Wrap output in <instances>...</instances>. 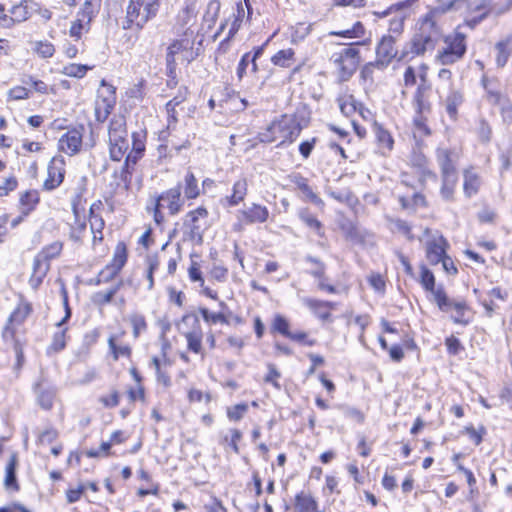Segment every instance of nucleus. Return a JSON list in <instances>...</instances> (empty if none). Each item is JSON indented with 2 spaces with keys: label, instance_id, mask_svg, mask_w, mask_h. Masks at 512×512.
Instances as JSON below:
<instances>
[{
  "label": "nucleus",
  "instance_id": "nucleus-1",
  "mask_svg": "<svg viewBox=\"0 0 512 512\" xmlns=\"http://www.w3.org/2000/svg\"><path fill=\"white\" fill-rule=\"evenodd\" d=\"M430 67L426 62L408 65L403 72V86L416 87L411 104L414 114L411 119V137L418 147L424 146V140L433 134L429 119L433 105L431 102L432 83L429 79Z\"/></svg>",
  "mask_w": 512,
  "mask_h": 512
},
{
  "label": "nucleus",
  "instance_id": "nucleus-2",
  "mask_svg": "<svg viewBox=\"0 0 512 512\" xmlns=\"http://www.w3.org/2000/svg\"><path fill=\"white\" fill-rule=\"evenodd\" d=\"M147 130L134 131L131 134V149L123 164L113 172L114 184L111 191L104 197L105 203L113 211L116 206L123 205L132 192V178L138 162L146 152Z\"/></svg>",
  "mask_w": 512,
  "mask_h": 512
},
{
  "label": "nucleus",
  "instance_id": "nucleus-3",
  "mask_svg": "<svg viewBox=\"0 0 512 512\" xmlns=\"http://www.w3.org/2000/svg\"><path fill=\"white\" fill-rule=\"evenodd\" d=\"M443 13L442 8L432 7L418 17L408 42V54L412 58L423 57L428 51L435 49L443 33L441 24Z\"/></svg>",
  "mask_w": 512,
  "mask_h": 512
},
{
  "label": "nucleus",
  "instance_id": "nucleus-4",
  "mask_svg": "<svg viewBox=\"0 0 512 512\" xmlns=\"http://www.w3.org/2000/svg\"><path fill=\"white\" fill-rule=\"evenodd\" d=\"M308 123V120L295 113H283L264 126L257 133L256 139L263 144L288 147L296 142Z\"/></svg>",
  "mask_w": 512,
  "mask_h": 512
},
{
  "label": "nucleus",
  "instance_id": "nucleus-5",
  "mask_svg": "<svg viewBox=\"0 0 512 512\" xmlns=\"http://www.w3.org/2000/svg\"><path fill=\"white\" fill-rule=\"evenodd\" d=\"M130 374L134 380V385H128L125 388L119 385H112L97 399V402L104 409H114L120 405L123 396H126V405L119 410V415L123 419L132 413L137 401L141 403L147 402V392L142 375L135 367L130 369Z\"/></svg>",
  "mask_w": 512,
  "mask_h": 512
},
{
  "label": "nucleus",
  "instance_id": "nucleus-6",
  "mask_svg": "<svg viewBox=\"0 0 512 512\" xmlns=\"http://www.w3.org/2000/svg\"><path fill=\"white\" fill-rule=\"evenodd\" d=\"M422 289L432 294L438 309L458 320L470 311V306L463 298H450L443 286L436 287V277L426 263L419 264V273L415 277Z\"/></svg>",
  "mask_w": 512,
  "mask_h": 512
},
{
  "label": "nucleus",
  "instance_id": "nucleus-7",
  "mask_svg": "<svg viewBox=\"0 0 512 512\" xmlns=\"http://www.w3.org/2000/svg\"><path fill=\"white\" fill-rule=\"evenodd\" d=\"M176 35L178 37L169 43L165 55V70L168 77L167 86L170 88H175L178 84L177 55L182 54L183 59L188 64L195 59L193 51L195 44L194 30L185 29L182 33Z\"/></svg>",
  "mask_w": 512,
  "mask_h": 512
},
{
  "label": "nucleus",
  "instance_id": "nucleus-8",
  "mask_svg": "<svg viewBox=\"0 0 512 512\" xmlns=\"http://www.w3.org/2000/svg\"><path fill=\"white\" fill-rule=\"evenodd\" d=\"M87 193V178L82 177L70 200L72 222L68 223V240L74 245L83 246L87 236V218L85 204Z\"/></svg>",
  "mask_w": 512,
  "mask_h": 512
},
{
  "label": "nucleus",
  "instance_id": "nucleus-9",
  "mask_svg": "<svg viewBox=\"0 0 512 512\" xmlns=\"http://www.w3.org/2000/svg\"><path fill=\"white\" fill-rule=\"evenodd\" d=\"M180 231L184 241L200 245L205 233L211 228L210 211L204 204L189 209L180 220Z\"/></svg>",
  "mask_w": 512,
  "mask_h": 512
},
{
  "label": "nucleus",
  "instance_id": "nucleus-10",
  "mask_svg": "<svg viewBox=\"0 0 512 512\" xmlns=\"http://www.w3.org/2000/svg\"><path fill=\"white\" fill-rule=\"evenodd\" d=\"M184 203L181 187L177 185L156 195L145 210L152 216L155 225L161 227L166 221L163 210L166 209L169 216H176L183 210Z\"/></svg>",
  "mask_w": 512,
  "mask_h": 512
},
{
  "label": "nucleus",
  "instance_id": "nucleus-11",
  "mask_svg": "<svg viewBox=\"0 0 512 512\" xmlns=\"http://www.w3.org/2000/svg\"><path fill=\"white\" fill-rule=\"evenodd\" d=\"M161 0H129L122 29L140 32L148 22L156 18L160 11Z\"/></svg>",
  "mask_w": 512,
  "mask_h": 512
},
{
  "label": "nucleus",
  "instance_id": "nucleus-12",
  "mask_svg": "<svg viewBox=\"0 0 512 512\" xmlns=\"http://www.w3.org/2000/svg\"><path fill=\"white\" fill-rule=\"evenodd\" d=\"M468 51V36L458 25L451 33L442 38V46L435 54V62L442 66H451L462 61Z\"/></svg>",
  "mask_w": 512,
  "mask_h": 512
},
{
  "label": "nucleus",
  "instance_id": "nucleus-13",
  "mask_svg": "<svg viewBox=\"0 0 512 512\" xmlns=\"http://www.w3.org/2000/svg\"><path fill=\"white\" fill-rule=\"evenodd\" d=\"M305 262L309 265L307 273L314 279L317 289L328 295H347L351 285L344 280H333L327 273V266L323 260L314 256H307Z\"/></svg>",
  "mask_w": 512,
  "mask_h": 512
},
{
  "label": "nucleus",
  "instance_id": "nucleus-14",
  "mask_svg": "<svg viewBox=\"0 0 512 512\" xmlns=\"http://www.w3.org/2000/svg\"><path fill=\"white\" fill-rule=\"evenodd\" d=\"M364 44L366 41L351 42L332 54L331 61L340 82L349 81L357 71L361 62L359 46Z\"/></svg>",
  "mask_w": 512,
  "mask_h": 512
},
{
  "label": "nucleus",
  "instance_id": "nucleus-15",
  "mask_svg": "<svg viewBox=\"0 0 512 512\" xmlns=\"http://www.w3.org/2000/svg\"><path fill=\"white\" fill-rule=\"evenodd\" d=\"M126 119L122 115L114 116L108 127V151L113 162L125 160L130 151Z\"/></svg>",
  "mask_w": 512,
  "mask_h": 512
},
{
  "label": "nucleus",
  "instance_id": "nucleus-16",
  "mask_svg": "<svg viewBox=\"0 0 512 512\" xmlns=\"http://www.w3.org/2000/svg\"><path fill=\"white\" fill-rule=\"evenodd\" d=\"M423 243L425 258L431 266H436L440 263L450 249V244L443 233L437 229L426 227L423 230Z\"/></svg>",
  "mask_w": 512,
  "mask_h": 512
},
{
  "label": "nucleus",
  "instance_id": "nucleus-17",
  "mask_svg": "<svg viewBox=\"0 0 512 512\" xmlns=\"http://www.w3.org/2000/svg\"><path fill=\"white\" fill-rule=\"evenodd\" d=\"M85 126L76 124L67 128L57 141V154L74 157L85 150Z\"/></svg>",
  "mask_w": 512,
  "mask_h": 512
},
{
  "label": "nucleus",
  "instance_id": "nucleus-18",
  "mask_svg": "<svg viewBox=\"0 0 512 512\" xmlns=\"http://www.w3.org/2000/svg\"><path fill=\"white\" fill-rule=\"evenodd\" d=\"M128 258V244L124 240H119L114 247L112 258L97 275L98 283H107L116 278L126 266Z\"/></svg>",
  "mask_w": 512,
  "mask_h": 512
},
{
  "label": "nucleus",
  "instance_id": "nucleus-19",
  "mask_svg": "<svg viewBox=\"0 0 512 512\" xmlns=\"http://www.w3.org/2000/svg\"><path fill=\"white\" fill-rule=\"evenodd\" d=\"M269 218L270 211L267 206L252 202L249 207L237 211L232 230L241 233L247 226L266 223Z\"/></svg>",
  "mask_w": 512,
  "mask_h": 512
},
{
  "label": "nucleus",
  "instance_id": "nucleus-20",
  "mask_svg": "<svg viewBox=\"0 0 512 512\" xmlns=\"http://www.w3.org/2000/svg\"><path fill=\"white\" fill-rule=\"evenodd\" d=\"M67 175V162L65 156L55 154L46 165V175L41 185V190L51 193L60 188Z\"/></svg>",
  "mask_w": 512,
  "mask_h": 512
},
{
  "label": "nucleus",
  "instance_id": "nucleus-21",
  "mask_svg": "<svg viewBox=\"0 0 512 512\" xmlns=\"http://www.w3.org/2000/svg\"><path fill=\"white\" fill-rule=\"evenodd\" d=\"M104 203L98 199L91 203L88 210V223L91 233V248L95 250L104 243L106 221L102 215Z\"/></svg>",
  "mask_w": 512,
  "mask_h": 512
},
{
  "label": "nucleus",
  "instance_id": "nucleus-22",
  "mask_svg": "<svg viewBox=\"0 0 512 512\" xmlns=\"http://www.w3.org/2000/svg\"><path fill=\"white\" fill-rule=\"evenodd\" d=\"M102 89L98 91L94 114L97 122L104 123L115 108L117 102L116 88L102 80Z\"/></svg>",
  "mask_w": 512,
  "mask_h": 512
},
{
  "label": "nucleus",
  "instance_id": "nucleus-23",
  "mask_svg": "<svg viewBox=\"0 0 512 512\" xmlns=\"http://www.w3.org/2000/svg\"><path fill=\"white\" fill-rule=\"evenodd\" d=\"M100 9L82 4L76 13L74 20L70 24L69 35L75 41L82 39L83 35L91 30L92 23L96 19Z\"/></svg>",
  "mask_w": 512,
  "mask_h": 512
},
{
  "label": "nucleus",
  "instance_id": "nucleus-24",
  "mask_svg": "<svg viewBox=\"0 0 512 512\" xmlns=\"http://www.w3.org/2000/svg\"><path fill=\"white\" fill-rule=\"evenodd\" d=\"M286 510L290 512H326V508L320 503L317 495L309 489L296 491Z\"/></svg>",
  "mask_w": 512,
  "mask_h": 512
},
{
  "label": "nucleus",
  "instance_id": "nucleus-25",
  "mask_svg": "<svg viewBox=\"0 0 512 512\" xmlns=\"http://www.w3.org/2000/svg\"><path fill=\"white\" fill-rule=\"evenodd\" d=\"M130 433L127 430L116 429L112 431L107 441H102L98 448H91L85 452V455L91 459L109 458L115 455L112 448L125 444Z\"/></svg>",
  "mask_w": 512,
  "mask_h": 512
},
{
  "label": "nucleus",
  "instance_id": "nucleus-26",
  "mask_svg": "<svg viewBox=\"0 0 512 512\" xmlns=\"http://www.w3.org/2000/svg\"><path fill=\"white\" fill-rule=\"evenodd\" d=\"M136 479L139 486L135 490V497L138 500H144L146 497L151 496L158 498L161 494V484L156 481L149 470L146 468H139L136 472Z\"/></svg>",
  "mask_w": 512,
  "mask_h": 512
},
{
  "label": "nucleus",
  "instance_id": "nucleus-27",
  "mask_svg": "<svg viewBox=\"0 0 512 512\" xmlns=\"http://www.w3.org/2000/svg\"><path fill=\"white\" fill-rule=\"evenodd\" d=\"M397 39L392 35H382L376 44L375 60L388 67L398 56Z\"/></svg>",
  "mask_w": 512,
  "mask_h": 512
},
{
  "label": "nucleus",
  "instance_id": "nucleus-28",
  "mask_svg": "<svg viewBox=\"0 0 512 512\" xmlns=\"http://www.w3.org/2000/svg\"><path fill=\"white\" fill-rule=\"evenodd\" d=\"M423 147H415L409 155V166L419 172V183L421 187L426 184L427 178H436V173L429 168V158L422 151Z\"/></svg>",
  "mask_w": 512,
  "mask_h": 512
},
{
  "label": "nucleus",
  "instance_id": "nucleus-29",
  "mask_svg": "<svg viewBox=\"0 0 512 512\" xmlns=\"http://www.w3.org/2000/svg\"><path fill=\"white\" fill-rule=\"evenodd\" d=\"M248 181L245 177L235 180L229 194L221 199L224 208H234L242 204L248 196Z\"/></svg>",
  "mask_w": 512,
  "mask_h": 512
},
{
  "label": "nucleus",
  "instance_id": "nucleus-30",
  "mask_svg": "<svg viewBox=\"0 0 512 512\" xmlns=\"http://www.w3.org/2000/svg\"><path fill=\"white\" fill-rule=\"evenodd\" d=\"M272 332H278L284 337L304 346H315L317 340L305 331H291L289 322H273Z\"/></svg>",
  "mask_w": 512,
  "mask_h": 512
},
{
  "label": "nucleus",
  "instance_id": "nucleus-31",
  "mask_svg": "<svg viewBox=\"0 0 512 512\" xmlns=\"http://www.w3.org/2000/svg\"><path fill=\"white\" fill-rule=\"evenodd\" d=\"M188 94L189 91L187 87L180 88L178 90V93L165 104L167 125L163 133L165 132L167 133V135H169L170 130L176 127L178 123L177 107H179L182 103L186 101Z\"/></svg>",
  "mask_w": 512,
  "mask_h": 512
},
{
  "label": "nucleus",
  "instance_id": "nucleus-32",
  "mask_svg": "<svg viewBox=\"0 0 512 512\" xmlns=\"http://www.w3.org/2000/svg\"><path fill=\"white\" fill-rule=\"evenodd\" d=\"M151 365L156 373V381L158 384L168 388L172 384L171 369L173 361L163 353L161 357L153 356Z\"/></svg>",
  "mask_w": 512,
  "mask_h": 512
},
{
  "label": "nucleus",
  "instance_id": "nucleus-33",
  "mask_svg": "<svg viewBox=\"0 0 512 512\" xmlns=\"http://www.w3.org/2000/svg\"><path fill=\"white\" fill-rule=\"evenodd\" d=\"M24 363V343L15 339L11 348L6 351V362L4 365L10 368L16 375H19Z\"/></svg>",
  "mask_w": 512,
  "mask_h": 512
},
{
  "label": "nucleus",
  "instance_id": "nucleus-34",
  "mask_svg": "<svg viewBox=\"0 0 512 512\" xmlns=\"http://www.w3.org/2000/svg\"><path fill=\"white\" fill-rule=\"evenodd\" d=\"M463 177V194L467 198L477 195L482 186V179L480 174L476 171L474 166H468L462 171Z\"/></svg>",
  "mask_w": 512,
  "mask_h": 512
},
{
  "label": "nucleus",
  "instance_id": "nucleus-35",
  "mask_svg": "<svg viewBox=\"0 0 512 512\" xmlns=\"http://www.w3.org/2000/svg\"><path fill=\"white\" fill-rule=\"evenodd\" d=\"M440 174L458 173L457 154L451 148L438 147L435 150Z\"/></svg>",
  "mask_w": 512,
  "mask_h": 512
},
{
  "label": "nucleus",
  "instance_id": "nucleus-36",
  "mask_svg": "<svg viewBox=\"0 0 512 512\" xmlns=\"http://www.w3.org/2000/svg\"><path fill=\"white\" fill-rule=\"evenodd\" d=\"M339 229L346 241L356 245H364L369 233L362 230L357 222L346 220L339 224Z\"/></svg>",
  "mask_w": 512,
  "mask_h": 512
},
{
  "label": "nucleus",
  "instance_id": "nucleus-37",
  "mask_svg": "<svg viewBox=\"0 0 512 512\" xmlns=\"http://www.w3.org/2000/svg\"><path fill=\"white\" fill-rule=\"evenodd\" d=\"M18 465V456L16 453H13L9 457L5 466V475L3 479V486L8 492L17 493L20 491V483L16 476Z\"/></svg>",
  "mask_w": 512,
  "mask_h": 512
},
{
  "label": "nucleus",
  "instance_id": "nucleus-38",
  "mask_svg": "<svg viewBox=\"0 0 512 512\" xmlns=\"http://www.w3.org/2000/svg\"><path fill=\"white\" fill-rule=\"evenodd\" d=\"M63 249L64 242L56 240L44 245L33 259L51 268V262L61 257Z\"/></svg>",
  "mask_w": 512,
  "mask_h": 512
},
{
  "label": "nucleus",
  "instance_id": "nucleus-39",
  "mask_svg": "<svg viewBox=\"0 0 512 512\" xmlns=\"http://www.w3.org/2000/svg\"><path fill=\"white\" fill-rule=\"evenodd\" d=\"M397 200L401 209L405 211L414 212L418 209H427L429 207V201L421 191L414 192L412 195H399Z\"/></svg>",
  "mask_w": 512,
  "mask_h": 512
},
{
  "label": "nucleus",
  "instance_id": "nucleus-40",
  "mask_svg": "<svg viewBox=\"0 0 512 512\" xmlns=\"http://www.w3.org/2000/svg\"><path fill=\"white\" fill-rule=\"evenodd\" d=\"M291 182L295 185V187L305 195V200L313 203L320 209H323L325 206L322 198L313 191V188L309 184V181L306 177L301 174H296L293 176Z\"/></svg>",
  "mask_w": 512,
  "mask_h": 512
},
{
  "label": "nucleus",
  "instance_id": "nucleus-41",
  "mask_svg": "<svg viewBox=\"0 0 512 512\" xmlns=\"http://www.w3.org/2000/svg\"><path fill=\"white\" fill-rule=\"evenodd\" d=\"M33 390L36 395L37 405L44 411L52 410L56 399V390L46 387L40 382L34 385Z\"/></svg>",
  "mask_w": 512,
  "mask_h": 512
},
{
  "label": "nucleus",
  "instance_id": "nucleus-42",
  "mask_svg": "<svg viewBox=\"0 0 512 512\" xmlns=\"http://www.w3.org/2000/svg\"><path fill=\"white\" fill-rule=\"evenodd\" d=\"M373 131L375 134L376 144L381 150L382 155L390 154L395 145V140L391 132L381 123H374Z\"/></svg>",
  "mask_w": 512,
  "mask_h": 512
},
{
  "label": "nucleus",
  "instance_id": "nucleus-43",
  "mask_svg": "<svg viewBox=\"0 0 512 512\" xmlns=\"http://www.w3.org/2000/svg\"><path fill=\"white\" fill-rule=\"evenodd\" d=\"M40 202V191L36 188L27 189L19 194L18 204L24 215H30L34 212Z\"/></svg>",
  "mask_w": 512,
  "mask_h": 512
},
{
  "label": "nucleus",
  "instance_id": "nucleus-44",
  "mask_svg": "<svg viewBox=\"0 0 512 512\" xmlns=\"http://www.w3.org/2000/svg\"><path fill=\"white\" fill-rule=\"evenodd\" d=\"M308 309L314 314V316L319 317L323 320L327 319L333 310H336L338 303L333 301H324L314 298H309L305 301Z\"/></svg>",
  "mask_w": 512,
  "mask_h": 512
},
{
  "label": "nucleus",
  "instance_id": "nucleus-45",
  "mask_svg": "<svg viewBox=\"0 0 512 512\" xmlns=\"http://www.w3.org/2000/svg\"><path fill=\"white\" fill-rule=\"evenodd\" d=\"M441 185L439 193L441 197L448 202L455 200L457 185H458V173H447L440 174Z\"/></svg>",
  "mask_w": 512,
  "mask_h": 512
},
{
  "label": "nucleus",
  "instance_id": "nucleus-46",
  "mask_svg": "<svg viewBox=\"0 0 512 512\" xmlns=\"http://www.w3.org/2000/svg\"><path fill=\"white\" fill-rule=\"evenodd\" d=\"M196 18L194 4H186L176 15L174 30L176 34L182 33L185 29H192L189 24Z\"/></svg>",
  "mask_w": 512,
  "mask_h": 512
},
{
  "label": "nucleus",
  "instance_id": "nucleus-47",
  "mask_svg": "<svg viewBox=\"0 0 512 512\" xmlns=\"http://www.w3.org/2000/svg\"><path fill=\"white\" fill-rule=\"evenodd\" d=\"M464 93L460 89L451 88L445 99L446 112L450 119L456 120L459 107L464 103Z\"/></svg>",
  "mask_w": 512,
  "mask_h": 512
},
{
  "label": "nucleus",
  "instance_id": "nucleus-48",
  "mask_svg": "<svg viewBox=\"0 0 512 512\" xmlns=\"http://www.w3.org/2000/svg\"><path fill=\"white\" fill-rule=\"evenodd\" d=\"M51 268L35 259L32 261V270L28 279V284L32 290L37 291L43 284Z\"/></svg>",
  "mask_w": 512,
  "mask_h": 512
},
{
  "label": "nucleus",
  "instance_id": "nucleus-49",
  "mask_svg": "<svg viewBox=\"0 0 512 512\" xmlns=\"http://www.w3.org/2000/svg\"><path fill=\"white\" fill-rule=\"evenodd\" d=\"M270 62L273 66L288 69L296 62V51L293 48H284L275 52Z\"/></svg>",
  "mask_w": 512,
  "mask_h": 512
},
{
  "label": "nucleus",
  "instance_id": "nucleus-50",
  "mask_svg": "<svg viewBox=\"0 0 512 512\" xmlns=\"http://www.w3.org/2000/svg\"><path fill=\"white\" fill-rule=\"evenodd\" d=\"M321 492L327 498L340 497L343 493L340 477L336 474H326Z\"/></svg>",
  "mask_w": 512,
  "mask_h": 512
},
{
  "label": "nucleus",
  "instance_id": "nucleus-51",
  "mask_svg": "<svg viewBox=\"0 0 512 512\" xmlns=\"http://www.w3.org/2000/svg\"><path fill=\"white\" fill-rule=\"evenodd\" d=\"M99 339V333L97 331H92L87 333L83 341L75 353V357L78 361H85L91 354L93 347L97 344Z\"/></svg>",
  "mask_w": 512,
  "mask_h": 512
},
{
  "label": "nucleus",
  "instance_id": "nucleus-52",
  "mask_svg": "<svg viewBox=\"0 0 512 512\" xmlns=\"http://www.w3.org/2000/svg\"><path fill=\"white\" fill-rule=\"evenodd\" d=\"M511 39L506 38L495 44V64L498 68H504L512 55Z\"/></svg>",
  "mask_w": 512,
  "mask_h": 512
},
{
  "label": "nucleus",
  "instance_id": "nucleus-53",
  "mask_svg": "<svg viewBox=\"0 0 512 512\" xmlns=\"http://www.w3.org/2000/svg\"><path fill=\"white\" fill-rule=\"evenodd\" d=\"M299 218L309 229L313 230L319 237L325 236L323 223L308 208H303L299 211Z\"/></svg>",
  "mask_w": 512,
  "mask_h": 512
},
{
  "label": "nucleus",
  "instance_id": "nucleus-54",
  "mask_svg": "<svg viewBox=\"0 0 512 512\" xmlns=\"http://www.w3.org/2000/svg\"><path fill=\"white\" fill-rule=\"evenodd\" d=\"M185 339L187 341V348L189 351L195 354H201L203 352L202 340L204 333L200 326H194L190 331L185 333Z\"/></svg>",
  "mask_w": 512,
  "mask_h": 512
},
{
  "label": "nucleus",
  "instance_id": "nucleus-55",
  "mask_svg": "<svg viewBox=\"0 0 512 512\" xmlns=\"http://www.w3.org/2000/svg\"><path fill=\"white\" fill-rule=\"evenodd\" d=\"M117 340V335H111L108 340L109 350L113 360L117 361L121 358L130 360L132 355L131 347L128 344H119Z\"/></svg>",
  "mask_w": 512,
  "mask_h": 512
},
{
  "label": "nucleus",
  "instance_id": "nucleus-56",
  "mask_svg": "<svg viewBox=\"0 0 512 512\" xmlns=\"http://www.w3.org/2000/svg\"><path fill=\"white\" fill-rule=\"evenodd\" d=\"M33 314V304L24 297H20L8 320H25Z\"/></svg>",
  "mask_w": 512,
  "mask_h": 512
},
{
  "label": "nucleus",
  "instance_id": "nucleus-57",
  "mask_svg": "<svg viewBox=\"0 0 512 512\" xmlns=\"http://www.w3.org/2000/svg\"><path fill=\"white\" fill-rule=\"evenodd\" d=\"M184 200H195L201 195L198 179L193 172L189 171L184 176Z\"/></svg>",
  "mask_w": 512,
  "mask_h": 512
},
{
  "label": "nucleus",
  "instance_id": "nucleus-58",
  "mask_svg": "<svg viewBox=\"0 0 512 512\" xmlns=\"http://www.w3.org/2000/svg\"><path fill=\"white\" fill-rule=\"evenodd\" d=\"M386 66H381L377 60L365 63L360 70V80L363 84L373 86L375 83L376 70H384Z\"/></svg>",
  "mask_w": 512,
  "mask_h": 512
},
{
  "label": "nucleus",
  "instance_id": "nucleus-59",
  "mask_svg": "<svg viewBox=\"0 0 512 512\" xmlns=\"http://www.w3.org/2000/svg\"><path fill=\"white\" fill-rule=\"evenodd\" d=\"M337 103H338V106H339V109H340L341 113L345 117H350L354 113H356L357 108H358V106H359V104L361 102L358 101L354 97V95L349 94V93H345V94L340 95L337 98Z\"/></svg>",
  "mask_w": 512,
  "mask_h": 512
},
{
  "label": "nucleus",
  "instance_id": "nucleus-60",
  "mask_svg": "<svg viewBox=\"0 0 512 512\" xmlns=\"http://www.w3.org/2000/svg\"><path fill=\"white\" fill-rule=\"evenodd\" d=\"M391 232L404 236L408 241L413 242L416 239L413 233V226L404 219L396 218L390 221Z\"/></svg>",
  "mask_w": 512,
  "mask_h": 512
},
{
  "label": "nucleus",
  "instance_id": "nucleus-61",
  "mask_svg": "<svg viewBox=\"0 0 512 512\" xmlns=\"http://www.w3.org/2000/svg\"><path fill=\"white\" fill-rule=\"evenodd\" d=\"M123 286V281H119L117 284L112 286L110 289L106 291H97L93 295V303L98 307H104L116 297L119 289Z\"/></svg>",
  "mask_w": 512,
  "mask_h": 512
},
{
  "label": "nucleus",
  "instance_id": "nucleus-62",
  "mask_svg": "<svg viewBox=\"0 0 512 512\" xmlns=\"http://www.w3.org/2000/svg\"><path fill=\"white\" fill-rule=\"evenodd\" d=\"M496 82V79H490L487 76H483L481 79L482 87L486 92V98L493 105H499L504 99L502 92L493 87V84Z\"/></svg>",
  "mask_w": 512,
  "mask_h": 512
},
{
  "label": "nucleus",
  "instance_id": "nucleus-63",
  "mask_svg": "<svg viewBox=\"0 0 512 512\" xmlns=\"http://www.w3.org/2000/svg\"><path fill=\"white\" fill-rule=\"evenodd\" d=\"M267 372L263 377V383L273 387L275 390H281L283 385L281 384L282 373L274 363H267Z\"/></svg>",
  "mask_w": 512,
  "mask_h": 512
},
{
  "label": "nucleus",
  "instance_id": "nucleus-64",
  "mask_svg": "<svg viewBox=\"0 0 512 512\" xmlns=\"http://www.w3.org/2000/svg\"><path fill=\"white\" fill-rule=\"evenodd\" d=\"M369 286L378 294L384 295L386 292L388 276L387 272L380 273L372 271L366 278Z\"/></svg>",
  "mask_w": 512,
  "mask_h": 512
}]
</instances>
